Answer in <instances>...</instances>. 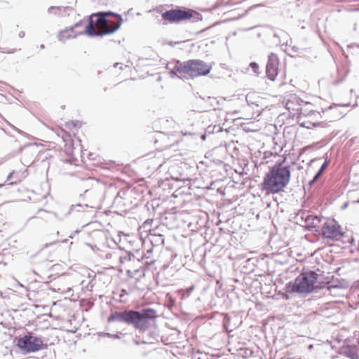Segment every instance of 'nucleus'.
I'll return each instance as SVG.
<instances>
[{"mask_svg": "<svg viewBox=\"0 0 359 359\" xmlns=\"http://www.w3.org/2000/svg\"><path fill=\"white\" fill-rule=\"evenodd\" d=\"M123 19L120 15L111 12H100L93 13L87 21L81 20L74 27L67 29L60 34L62 37H69L74 29L80 26L84 27V33L90 36H103L115 32L122 24Z\"/></svg>", "mask_w": 359, "mask_h": 359, "instance_id": "nucleus-1", "label": "nucleus"}, {"mask_svg": "<svg viewBox=\"0 0 359 359\" xmlns=\"http://www.w3.org/2000/svg\"><path fill=\"white\" fill-rule=\"evenodd\" d=\"M156 317L157 314L155 310L145 309L142 311V313L135 311L114 312L109 316L108 322H123L133 325L135 328L140 331H144L150 327L149 320H154Z\"/></svg>", "mask_w": 359, "mask_h": 359, "instance_id": "nucleus-2", "label": "nucleus"}, {"mask_svg": "<svg viewBox=\"0 0 359 359\" xmlns=\"http://www.w3.org/2000/svg\"><path fill=\"white\" fill-rule=\"evenodd\" d=\"M281 163H279L280 165ZM290 180V171L288 167L275 165L266 173L262 183L263 190L266 194H277L283 190Z\"/></svg>", "mask_w": 359, "mask_h": 359, "instance_id": "nucleus-3", "label": "nucleus"}, {"mask_svg": "<svg viewBox=\"0 0 359 359\" xmlns=\"http://www.w3.org/2000/svg\"><path fill=\"white\" fill-rule=\"evenodd\" d=\"M318 275L311 271L302 272L293 282H290L285 287V292L289 294H309L319 286L318 285Z\"/></svg>", "mask_w": 359, "mask_h": 359, "instance_id": "nucleus-4", "label": "nucleus"}, {"mask_svg": "<svg viewBox=\"0 0 359 359\" xmlns=\"http://www.w3.org/2000/svg\"><path fill=\"white\" fill-rule=\"evenodd\" d=\"M325 104V100L320 97L310 102L309 109H304L299 116L300 126L309 129L323 126L321 111L324 110Z\"/></svg>", "mask_w": 359, "mask_h": 359, "instance_id": "nucleus-5", "label": "nucleus"}, {"mask_svg": "<svg viewBox=\"0 0 359 359\" xmlns=\"http://www.w3.org/2000/svg\"><path fill=\"white\" fill-rule=\"evenodd\" d=\"M212 66L201 60H190L184 63L182 72L191 78L205 76L210 73Z\"/></svg>", "mask_w": 359, "mask_h": 359, "instance_id": "nucleus-6", "label": "nucleus"}, {"mask_svg": "<svg viewBox=\"0 0 359 359\" xmlns=\"http://www.w3.org/2000/svg\"><path fill=\"white\" fill-rule=\"evenodd\" d=\"M16 345L26 353L37 352L46 347L41 338L30 334L17 338Z\"/></svg>", "mask_w": 359, "mask_h": 359, "instance_id": "nucleus-7", "label": "nucleus"}, {"mask_svg": "<svg viewBox=\"0 0 359 359\" xmlns=\"http://www.w3.org/2000/svg\"><path fill=\"white\" fill-rule=\"evenodd\" d=\"M321 233L325 238L332 241H338L344 236L340 225L334 220L325 222L321 228Z\"/></svg>", "mask_w": 359, "mask_h": 359, "instance_id": "nucleus-8", "label": "nucleus"}, {"mask_svg": "<svg viewBox=\"0 0 359 359\" xmlns=\"http://www.w3.org/2000/svg\"><path fill=\"white\" fill-rule=\"evenodd\" d=\"M309 103L301 100L295 95H292L286 102L285 108L292 116H298L299 117L304 109H309Z\"/></svg>", "mask_w": 359, "mask_h": 359, "instance_id": "nucleus-9", "label": "nucleus"}, {"mask_svg": "<svg viewBox=\"0 0 359 359\" xmlns=\"http://www.w3.org/2000/svg\"><path fill=\"white\" fill-rule=\"evenodd\" d=\"M341 107L338 104H332L327 106V102L324 105V110L321 111L324 116L325 121H332L339 119L343 116V112L341 110Z\"/></svg>", "mask_w": 359, "mask_h": 359, "instance_id": "nucleus-10", "label": "nucleus"}, {"mask_svg": "<svg viewBox=\"0 0 359 359\" xmlns=\"http://www.w3.org/2000/svg\"><path fill=\"white\" fill-rule=\"evenodd\" d=\"M279 60L276 54L271 53L269 56L266 65V76L271 80L275 81L278 74Z\"/></svg>", "mask_w": 359, "mask_h": 359, "instance_id": "nucleus-11", "label": "nucleus"}, {"mask_svg": "<svg viewBox=\"0 0 359 359\" xmlns=\"http://www.w3.org/2000/svg\"><path fill=\"white\" fill-rule=\"evenodd\" d=\"M163 20L174 22L180 20V10H170L162 14Z\"/></svg>", "mask_w": 359, "mask_h": 359, "instance_id": "nucleus-12", "label": "nucleus"}, {"mask_svg": "<svg viewBox=\"0 0 359 359\" xmlns=\"http://www.w3.org/2000/svg\"><path fill=\"white\" fill-rule=\"evenodd\" d=\"M193 20L197 21L201 19V15L193 10L182 11L181 10V20Z\"/></svg>", "mask_w": 359, "mask_h": 359, "instance_id": "nucleus-13", "label": "nucleus"}, {"mask_svg": "<svg viewBox=\"0 0 359 359\" xmlns=\"http://www.w3.org/2000/svg\"><path fill=\"white\" fill-rule=\"evenodd\" d=\"M327 165H328V162L327 161H325V163L321 166L320 169L318 170L317 174L313 177V180H311L310 182V183H309L310 185H312L320 177V176L321 175L322 172L327 167Z\"/></svg>", "mask_w": 359, "mask_h": 359, "instance_id": "nucleus-14", "label": "nucleus"}, {"mask_svg": "<svg viewBox=\"0 0 359 359\" xmlns=\"http://www.w3.org/2000/svg\"><path fill=\"white\" fill-rule=\"evenodd\" d=\"M257 97L258 96L255 93H250L246 95L247 102L250 104H255L258 106L259 104L255 102Z\"/></svg>", "mask_w": 359, "mask_h": 359, "instance_id": "nucleus-15", "label": "nucleus"}, {"mask_svg": "<svg viewBox=\"0 0 359 359\" xmlns=\"http://www.w3.org/2000/svg\"><path fill=\"white\" fill-rule=\"evenodd\" d=\"M350 358H351L352 359H359V355L358 353H357L356 351V348H352L351 350V353H350V355H349Z\"/></svg>", "mask_w": 359, "mask_h": 359, "instance_id": "nucleus-16", "label": "nucleus"}, {"mask_svg": "<svg viewBox=\"0 0 359 359\" xmlns=\"http://www.w3.org/2000/svg\"><path fill=\"white\" fill-rule=\"evenodd\" d=\"M72 127H74V128L76 127V124L74 122H73V121L67 123L65 124V128L66 129H71Z\"/></svg>", "mask_w": 359, "mask_h": 359, "instance_id": "nucleus-17", "label": "nucleus"}, {"mask_svg": "<svg viewBox=\"0 0 359 359\" xmlns=\"http://www.w3.org/2000/svg\"><path fill=\"white\" fill-rule=\"evenodd\" d=\"M250 67L254 69V71H257V69H258L259 68V66L257 63L255 62H252L250 63Z\"/></svg>", "mask_w": 359, "mask_h": 359, "instance_id": "nucleus-18", "label": "nucleus"}, {"mask_svg": "<svg viewBox=\"0 0 359 359\" xmlns=\"http://www.w3.org/2000/svg\"><path fill=\"white\" fill-rule=\"evenodd\" d=\"M14 52H15V50H7V51H1V53H8V54H11V53H13Z\"/></svg>", "mask_w": 359, "mask_h": 359, "instance_id": "nucleus-19", "label": "nucleus"}, {"mask_svg": "<svg viewBox=\"0 0 359 359\" xmlns=\"http://www.w3.org/2000/svg\"><path fill=\"white\" fill-rule=\"evenodd\" d=\"M13 174H14V171H12V172L9 174V175H8V179H11Z\"/></svg>", "mask_w": 359, "mask_h": 359, "instance_id": "nucleus-20", "label": "nucleus"}, {"mask_svg": "<svg viewBox=\"0 0 359 359\" xmlns=\"http://www.w3.org/2000/svg\"><path fill=\"white\" fill-rule=\"evenodd\" d=\"M41 48H44V46H43V44H42V45H41Z\"/></svg>", "mask_w": 359, "mask_h": 359, "instance_id": "nucleus-21", "label": "nucleus"}, {"mask_svg": "<svg viewBox=\"0 0 359 359\" xmlns=\"http://www.w3.org/2000/svg\"><path fill=\"white\" fill-rule=\"evenodd\" d=\"M3 185L0 184V187H1Z\"/></svg>", "mask_w": 359, "mask_h": 359, "instance_id": "nucleus-22", "label": "nucleus"}]
</instances>
